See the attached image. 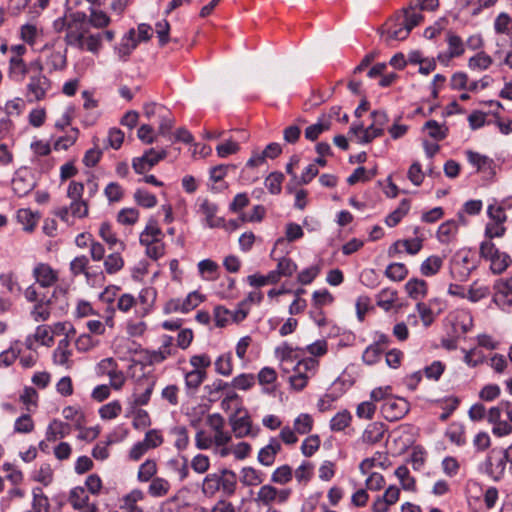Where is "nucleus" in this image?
Segmentation results:
<instances>
[{
  "instance_id": "obj_15",
  "label": "nucleus",
  "mask_w": 512,
  "mask_h": 512,
  "mask_svg": "<svg viewBox=\"0 0 512 512\" xmlns=\"http://www.w3.org/2000/svg\"><path fill=\"white\" fill-rule=\"evenodd\" d=\"M220 488L227 497H231L236 492L237 476L236 473L229 469H221L219 471Z\"/></svg>"
},
{
  "instance_id": "obj_53",
  "label": "nucleus",
  "mask_w": 512,
  "mask_h": 512,
  "mask_svg": "<svg viewBox=\"0 0 512 512\" xmlns=\"http://www.w3.org/2000/svg\"><path fill=\"white\" fill-rule=\"evenodd\" d=\"M144 116L149 120L156 122L158 116H163V114H167V108L158 103H147L143 107Z\"/></svg>"
},
{
  "instance_id": "obj_49",
  "label": "nucleus",
  "mask_w": 512,
  "mask_h": 512,
  "mask_svg": "<svg viewBox=\"0 0 512 512\" xmlns=\"http://www.w3.org/2000/svg\"><path fill=\"white\" fill-rule=\"evenodd\" d=\"M134 200L139 206L144 208H153L157 204L156 196L142 189H137L135 191Z\"/></svg>"
},
{
  "instance_id": "obj_45",
  "label": "nucleus",
  "mask_w": 512,
  "mask_h": 512,
  "mask_svg": "<svg viewBox=\"0 0 512 512\" xmlns=\"http://www.w3.org/2000/svg\"><path fill=\"white\" fill-rule=\"evenodd\" d=\"M293 478L292 468L285 464L277 469L271 475V481L276 484L285 485L289 483Z\"/></svg>"
},
{
  "instance_id": "obj_50",
  "label": "nucleus",
  "mask_w": 512,
  "mask_h": 512,
  "mask_svg": "<svg viewBox=\"0 0 512 512\" xmlns=\"http://www.w3.org/2000/svg\"><path fill=\"white\" fill-rule=\"evenodd\" d=\"M182 301L183 313H188L204 302L205 296L198 291H192Z\"/></svg>"
},
{
  "instance_id": "obj_12",
  "label": "nucleus",
  "mask_w": 512,
  "mask_h": 512,
  "mask_svg": "<svg viewBox=\"0 0 512 512\" xmlns=\"http://www.w3.org/2000/svg\"><path fill=\"white\" fill-rule=\"evenodd\" d=\"M138 41L136 39V31L131 28L121 39V43L117 48L118 56L126 61L130 54L137 48Z\"/></svg>"
},
{
  "instance_id": "obj_10",
  "label": "nucleus",
  "mask_w": 512,
  "mask_h": 512,
  "mask_svg": "<svg viewBox=\"0 0 512 512\" xmlns=\"http://www.w3.org/2000/svg\"><path fill=\"white\" fill-rule=\"evenodd\" d=\"M71 432V426L58 419H53L46 429V440L55 442L58 439H63Z\"/></svg>"
},
{
  "instance_id": "obj_17",
  "label": "nucleus",
  "mask_w": 512,
  "mask_h": 512,
  "mask_svg": "<svg viewBox=\"0 0 512 512\" xmlns=\"http://www.w3.org/2000/svg\"><path fill=\"white\" fill-rule=\"evenodd\" d=\"M385 433V425L381 422L370 423L362 434V441L367 444L380 442Z\"/></svg>"
},
{
  "instance_id": "obj_8",
  "label": "nucleus",
  "mask_w": 512,
  "mask_h": 512,
  "mask_svg": "<svg viewBox=\"0 0 512 512\" xmlns=\"http://www.w3.org/2000/svg\"><path fill=\"white\" fill-rule=\"evenodd\" d=\"M199 212L205 216L206 225L209 228H223L225 227V219L216 217L219 207L216 203L210 201L208 198H198Z\"/></svg>"
},
{
  "instance_id": "obj_14",
  "label": "nucleus",
  "mask_w": 512,
  "mask_h": 512,
  "mask_svg": "<svg viewBox=\"0 0 512 512\" xmlns=\"http://www.w3.org/2000/svg\"><path fill=\"white\" fill-rule=\"evenodd\" d=\"M496 294L494 301L512 306V276L500 279L495 284Z\"/></svg>"
},
{
  "instance_id": "obj_31",
  "label": "nucleus",
  "mask_w": 512,
  "mask_h": 512,
  "mask_svg": "<svg viewBox=\"0 0 512 512\" xmlns=\"http://www.w3.org/2000/svg\"><path fill=\"white\" fill-rule=\"evenodd\" d=\"M276 351L280 352V358L282 361L284 371H289V367L292 366L294 362H297V360H299L297 351L287 343H284V345L281 348H277Z\"/></svg>"
},
{
  "instance_id": "obj_42",
  "label": "nucleus",
  "mask_w": 512,
  "mask_h": 512,
  "mask_svg": "<svg viewBox=\"0 0 512 512\" xmlns=\"http://www.w3.org/2000/svg\"><path fill=\"white\" fill-rule=\"evenodd\" d=\"M53 469L49 463H43L39 469L33 474V480L41 483L44 486H48L53 481Z\"/></svg>"
},
{
  "instance_id": "obj_64",
  "label": "nucleus",
  "mask_w": 512,
  "mask_h": 512,
  "mask_svg": "<svg viewBox=\"0 0 512 512\" xmlns=\"http://www.w3.org/2000/svg\"><path fill=\"white\" fill-rule=\"evenodd\" d=\"M0 283L11 294L21 291V287L12 272L1 273Z\"/></svg>"
},
{
  "instance_id": "obj_61",
  "label": "nucleus",
  "mask_w": 512,
  "mask_h": 512,
  "mask_svg": "<svg viewBox=\"0 0 512 512\" xmlns=\"http://www.w3.org/2000/svg\"><path fill=\"white\" fill-rule=\"evenodd\" d=\"M383 354V350L378 348L377 345H369L362 355V360L367 365H374L376 364Z\"/></svg>"
},
{
  "instance_id": "obj_28",
  "label": "nucleus",
  "mask_w": 512,
  "mask_h": 512,
  "mask_svg": "<svg viewBox=\"0 0 512 512\" xmlns=\"http://www.w3.org/2000/svg\"><path fill=\"white\" fill-rule=\"evenodd\" d=\"M207 378V371L194 369L185 374V386L188 390L196 391Z\"/></svg>"
},
{
  "instance_id": "obj_36",
  "label": "nucleus",
  "mask_w": 512,
  "mask_h": 512,
  "mask_svg": "<svg viewBox=\"0 0 512 512\" xmlns=\"http://www.w3.org/2000/svg\"><path fill=\"white\" fill-rule=\"evenodd\" d=\"M512 206V199H507L501 205H489L487 209L488 216L493 220V222L504 223L507 219L505 213V207Z\"/></svg>"
},
{
  "instance_id": "obj_43",
  "label": "nucleus",
  "mask_w": 512,
  "mask_h": 512,
  "mask_svg": "<svg viewBox=\"0 0 512 512\" xmlns=\"http://www.w3.org/2000/svg\"><path fill=\"white\" fill-rule=\"evenodd\" d=\"M385 275L393 281H402L408 275V269L404 263H391L385 270Z\"/></svg>"
},
{
  "instance_id": "obj_2",
  "label": "nucleus",
  "mask_w": 512,
  "mask_h": 512,
  "mask_svg": "<svg viewBox=\"0 0 512 512\" xmlns=\"http://www.w3.org/2000/svg\"><path fill=\"white\" fill-rule=\"evenodd\" d=\"M477 266L478 261L473 252L460 250L453 255L450 261V275L453 279L463 282L469 278Z\"/></svg>"
},
{
  "instance_id": "obj_48",
  "label": "nucleus",
  "mask_w": 512,
  "mask_h": 512,
  "mask_svg": "<svg viewBox=\"0 0 512 512\" xmlns=\"http://www.w3.org/2000/svg\"><path fill=\"white\" fill-rule=\"evenodd\" d=\"M33 502L32 507L35 512H48L49 511V500L46 495L42 492V489L36 487L33 489Z\"/></svg>"
},
{
  "instance_id": "obj_59",
  "label": "nucleus",
  "mask_w": 512,
  "mask_h": 512,
  "mask_svg": "<svg viewBox=\"0 0 512 512\" xmlns=\"http://www.w3.org/2000/svg\"><path fill=\"white\" fill-rule=\"evenodd\" d=\"M445 368L446 366L443 362L436 360L424 368V374L426 378L438 381L444 373Z\"/></svg>"
},
{
  "instance_id": "obj_46",
  "label": "nucleus",
  "mask_w": 512,
  "mask_h": 512,
  "mask_svg": "<svg viewBox=\"0 0 512 512\" xmlns=\"http://www.w3.org/2000/svg\"><path fill=\"white\" fill-rule=\"evenodd\" d=\"M79 130L78 128H71L70 131L65 135L59 137L54 143V149L58 150H67L71 147L78 139Z\"/></svg>"
},
{
  "instance_id": "obj_54",
  "label": "nucleus",
  "mask_w": 512,
  "mask_h": 512,
  "mask_svg": "<svg viewBox=\"0 0 512 512\" xmlns=\"http://www.w3.org/2000/svg\"><path fill=\"white\" fill-rule=\"evenodd\" d=\"M313 428V419L309 414L302 413L294 421L295 432L304 435Z\"/></svg>"
},
{
  "instance_id": "obj_16",
  "label": "nucleus",
  "mask_w": 512,
  "mask_h": 512,
  "mask_svg": "<svg viewBox=\"0 0 512 512\" xmlns=\"http://www.w3.org/2000/svg\"><path fill=\"white\" fill-rule=\"evenodd\" d=\"M318 365V360H316L313 357H307L297 360V362L293 364L291 367L293 370V374L311 377L316 373Z\"/></svg>"
},
{
  "instance_id": "obj_30",
  "label": "nucleus",
  "mask_w": 512,
  "mask_h": 512,
  "mask_svg": "<svg viewBox=\"0 0 512 512\" xmlns=\"http://www.w3.org/2000/svg\"><path fill=\"white\" fill-rule=\"evenodd\" d=\"M170 490V483L168 480L161 478V477H155L151 480V483L148 487V493L152 497H163L168 494Z\"/></svg>"
},
{
  "instance_id": "obj_51",
  "label": "nucleus",
  "mask_w": 512,
  "mask_h": 512,
  "mask_svg": "<svg viewBox=\"0 0 512 512\" xmlns=\"http://www.w3.org/2000/svg\"><path fill=\"white\" fill-rule=\"evenodd\" d=\"M33 188L34 184L21 176H16L12 180V189L18 197L26 196Z\"/></svg>"
},
{
  "instance_id": "obj_37",
  "label": "nucleus",
  "mask_w": 512,
  "mask_h": 512,
  "mask_svg": "<svg viewBox=\"0 0 512 512\" xmlns=\"http://www.w3.org/2000/svg\"><path fill=\"white\" fill-rule=\"evenodd\" d=\"M157 473V464L152 459H147L144 463H142L139 467L137 479L140 482H148L155 478V474Z\"/></svg>"
},
{
  "instance_id": "obj_47",
  "label": "nucleus",
  "mask_w": 512,
  "mask_h": 512,
  "mask_svg": "<svg viewBox=\"0 0 512 512\" xmlns=\"http://www.w3.org/2000/svg\"><path fill=\"white\" fill-rule=\"evenodd\" d=\"M124 266V260L120 253L109 254L104 261L106 273L112 275L120 271Z\"/></svg>"
},
{
  "instance_id": "obj_25",
  "label": "nucleus",
  "mask_w": 512,
  "mask_h": 512,
  "mask_svg": "<svg viewBox=\"0 0 512 512\" xmlns=\"http://www.w3.org/2000/svg\"><path fill=\"white\" fill-rule=\"evenodd\" d=\"M68 286L65 284H55L53 292L48 296V300H51L52 305L59 304V308L64 310L68 307Z\"/></svg>"
},
{
  "instance_id": "obj_3",
  "label": "nucleus",
  "mask_w": 512,
  "mask_h": 512,
  "mask_svg": "<svg viewBox=\"0 0 512 512\" xmlns=\"http://www.w3.org/2000/svg\"><path fill=\"white\" fill-rule=\"evenodd\" d=\"M480 256L490 261V269L494 274L502 273L511 263L510 256L507 253L500 252L490 240H485L481 243Z\"/></svg>"
},
{
  "instance_id": "obj_27",
  "label": "nucleus",
  "mask_w": 512,
  "mask_h": 512,
  "mask_svg": "<svg viewBox=\"0 0 512 512\" xmlns=\"http://www.w3.org/2000/svg\"><path fill=\"white\" fill-rule=\"evenodd\" d=\"M220 487L219 473H209L203 480L201 490L206 497L211 498L221 489Z\"/></svg>"
},
{
  "instance_id": "obj_32",
  "label": "nucleus",
  "mask_w": 512,
  "mask_h": 512,
  "mask_svg": "<svg viewBox=\"0 0 512 512\" xmlns=\"http://www.w3.org/2000/svg\"><path fill=\"white\" fill-rule=\"evenodd\" d=\"M428 130V135L436 141L444 140L449 133V129L445 125L439 124L436 120H429L423 127Z\"/></svg>"
},
{
  "instance_id": "obj_33",
  "label": "nucleus",
  "mask_w": 512,
  "mask_h": 512,
  "mask_svg": "<svg viewBox=\"0 0 512 512\" xmlns=\"http://www.w3.org/2000/svg\"><path fill=\"white\" fill-rule=\"evenodd\" d=\"M88 502L89 496L83 487L77 486L70 491L69 503L75 510H82Z\"/></svg>"
},
{
  "instance_id": "obj_5",
  "label": "nucleus",
  "mask_w": 512,
  "mask_h": 512,
  "mask_svg": "<svg viewBox=\"0 0 512 512\" xmlns=\"http://www.w3.org/2000/svg\"><path fill=\"white\" fill-rule=\"evenodd\" d=\"M409 410L410 404L404 398H387L381 406V414L390 422L402 419Z\"/></svg>"
},
{
  "instance_id": "obj_24",
  "label": "nucleus",
  "mask_w": 512,
  "mask_h": 512,
  "mask_svg": "<svg viewBox=\"0 0 512 512\" xmlns=\"http://www.w3.org/2000/svg\"><path fill=\"white\" fill-rule=\"evenodd\" d=\"M9 77L14 81H22L27 75V67L23 58H10L9 59Z\"/></svg>"
},
{
  "instance_id": "obj_63",
  "label": "nucleus",
  "mask_w": 512,
  "mask_h": 512,
  "mask_svg": "<svg viewBox=\"0 0 512 512\" xmlns=\"http://www.w3.org/2000/svg\"><path fill=\"white\" fill-rule=\"evenodd\" d=\"M312 301L315 308H322L333 303L334 297L327 289L317 290L313 292Z\"/></svg>"
},
{
  "instance_id": "obj_18",
  "label": "nucleus",
  "mask_w": 512,
  "mask_h": 512,
  "mask_svg": "<svg viewBox=\"0 0 512 512\" xmlns=\"http://www.w3.org/2000/svg\"><path fill=\"white\" fill-rule=\"evenodd\" d=\"M405 290L410 298L420 300L427 295L428 285L423 279L412 278L405 284Z\"/></svg>"
},
{
  "instance_id": "obj_22",
  "label": "nucleus",
  "mask_w": 512,
  "mask_h": 512,
  "mask_svg": "<svg viewBox=\"0 0 512 512\" xmlns=\"http://www.w3.org/2000/svg\"><path fill=\"white\" fill-rule=\"evenodd\" d=\"M443 265V259L437 255H431L425 259L420 266V272L423 276L431 277L436 275Z\"/></svg>"
},
{
  "instance_id": "obj_57",
  "label": "nucleus",
  "mask_w": 512,
  "mask_h": 512,
  "mask_svg": "<svg viewBox=\"0 0 512 512\" xmlns=\"http://www.w3.org/2000/svg\"><path fill=\"white\" fill-rule=\"evenodd\" d=\"M122 407L118 401H112L108 404L103 405L99 409V414L102 419H114L121 413Z\"/></svg>"
},
{
  "instance_id": "obj_41",
  "label": "nucleus",
  "mask_w": 512,
  "mask_h": 512,
  "mask_svg": "<svg viewBox=\"0 0 512 512\" xmlns=\"http://www.w3.org/2000/svg\"><path fill=\"white\" fill-rule=\"evenodd\" d=\"M161 235V229L157 226L155 221L151 220L140 235V243L147 244L149 242H159V237Z\"/></svg>"
},
{
  "instance_id": "obj_23",
  "label": "nucleus",
  "mask_w": 512,
  "mask_h": 512,
  "mask_svg": "<svg viewBox=\"0 0 512 512\" xmlns=\"http://www.w3.org/2000/svg\"><path fill=\"white\" fill-rule=\"evenodd\" d=\"M264 473L256 470L253 467H244L241 470L240 481L245 486H257L264 481Z\"/></svg>"
},
{
  "instance_id": "obj_11",
  "label": "nucleus",
  "mask_w": 512,
  "mask_h": 512,
  "mask_svg": "<svg viewBox=\"0 0 512 512\" xmlns=\"http://www.w3.org/2000/svg\"><path fill=\"white\" fill-rule=\"evenodd\" d=\"M280 450V442L276 438H271L269 444L260 449L257 459L262 465L271 466Z\"/></svg>"
},
{
  "instance_id": "obj_20",
  "label": "nucleus",
  "mask_w": 512,
  "mask_h": 512,
  "mask_svg": "<svg viewBox=\"0 0 512 512\" xmlns=\"http://www.w3.org/2000/svg\"><path fill=\"white\" fill-rule=\"evenodd\" d=\"M84 36L85 31H81L77 28H74L71 23L67 24L64 41L68 46L75 47L83 51L85 46Z\"/></svg>"
},
{
  "instance_id": "obj_55",
  "label": "nucleus",
  "mask_w": 512,
  "mask_h": 512,
  "mask_svg": "<svg viewBox=\"0 0 512 512\" xmlns=\"http://www.w3.org/2000/svg\"><path fill=\"white\" fill-rule=\"evenodd\" d=\"M34 421L29 414H22L15 420L14 432L15 433H30L34 430Z\"/></svg>"
},
{
  "instance_id": "obj_52",
  "label": "nucleus",
  "mask_w": 512,
  "mask_h": 512,
  "mask_svg": "<svg viewBox=\"0 0 512 512\" xmlns=\"http://www.w3.org/2000/svg\"><path fill=\"white\" fill-rule=\"evenodd\" d=\"M172 434L175 436L174 446L179 450H185L189 445L188 430L185 426H177L172 429Z\"/></svg>"
},
{
  "instance_id": "obj_7",
  "label": "nucleus",
  "mask_w": 512,
  "mask_h": 512,
  "mask_svg": "<svg viewBox=\"0 0 512 512\" xmlns=\"http://www.w3.org/2000/svg\"><path fill=\"white\" fill-rule=\"evenodd\" d=\"M35 284L42 288L54 286L58 281V272L47 263H38L32 271Z\"/></svg>"
},
{
  "instance_id": "obj_34",
  "label": "nucleus",
  "mask_w": 512,
  "mask_h": 512,
  "mask_svg": "<svg viewBox=\"0 0 512 512\" xmlns=\"http://www.w3.org/2000/svg\"><path fill=\"white\" fill-rule=\"evenodd\" d=\"M458 225L454 220L442 223L437 230V239L440 243L447 244L451 237L456 234Z\"/></svg>"
},
{
  "instance_id": "obj_40",
  "label": "nucleus",
  "mask_w": 512,
  "mask_h": 512,
  "mask_svg": "<svg viewBox=\"0 0 512 512\" xmlns=\"http://www.w3.org/2000/svg\"><path fill=\"white\" fill-rule=\"evenodd\" d=\"M284 179L285 177L283 173L272 172L265 178L264 184L271 194L278 195L281 193Z\"/></svg>"
},
{
  "instance_id": "obj_58",
  "label": "nucleus",
  "mask_w": 512,
  "mask_h": 512,
  "mask_svg": "<svg viewBox=\"0 0 512 512\" xmlns=\"http://www.w3.org/2000/svg\"><path fill=\"white\" fill-rule=\"evenodd\" d=\"M255 384V377L253 374L242 373L233 378L231 386L239 390H248Z\"/></svg>"
},
{
  "instance_id": "obj_13",
  "label": "nucleus",
  "mask_w": 512,
  "mask_h": 512,
  "mask_svg": "<svg viewBox=\"0 0 512 512\" xmlns=\"http://www.w3.org/2000/svg\"><path fill=\"white\" fill-rule=\"evenodd\" d=\"M51 300H48V296L43 294L41 299L34 303V306L30 312L32 319L35 322L47 321L51 314Z\"/></svg>"
},
{
  "instance_id": "obj_56",
  "label": "nucleus",
  "mask_w": 512,
  "mask_h": 512,
  "mask_svg": "<svg viewBox=\"0 0 512 512\" xmlns=\"http://www.w3.org/2000/svg\"><path fill=\"white\" fill-rule=\"evenodd\" d=\"M104 195L110 203L119 202L124 197V189L117 182H110L104 189Z\"/></svg>"
},
{
  "instance_id": "obj_9",
  "label": "nucleus",
  "mask_w": 512,
  "mask_h": 512,
  "mask_svg": "<svg viewBox=\"0 0 512 512\" xmlns=\"http://www.w3.org/2000/svg\"><path fill=\"white\" fill-rule=\"evenodd\" d=\"M241 410L237 409L236 414L230 417V424L232 431L237 438H243L251 434L252 422L247 411H244V415L237 416Z\"/></svg>"
},
{
  "instance_id": "obj_26",
  "label": "nucleus",
  "mask_w": 512,
  "mask_h": 512,
  "mask_svg": "<svg viewBox=\"0 0 512 512\" xmlns=\"http://www.w3.org/2000/svg\"><path fill=\"white\" fill-rule=\"evenodd\" d=\"M89 259L85 255H80L75 257L69 264L70 273L76 277L81 274L85 275L87 280H89L91 274L88 271Z\"/></svg>"
},
{
  "instance_id": "obj_60",
  "label": "nucleus",
  "mask_w": 512,
  "mask_h": 512,
  "mask_svg": "<svg viewBox=\"0 0 512 512\" xmlns=\"http://www.w3.org/2000/svg\"><path fill=\"white\" fill-rule=\"evenodd\" d=\"M215 370L223 376L231 375L233 370L231 356L229 354L220 355L215 361Z\"/></svg>"
},
{
  "instance_id": "obj_35",
  "label": "nucleus",
  "mask_w": 512,
  "mask_h": 512,
  "mask_svg": "<svg viewBox=\"0 0 512 512\" xmlns=\"http://www.w3.org/2000/svg\"><path fill=\"white\" fill-rule=\"evenodd\" d=\"M277 494L278 489L276 487L266 484L259 489L255 500L265 506H269L276 501Z\"/></svg>"
},
{
  "instance_id": "obj_6",
  "label": "nucleus",
  "mask_w": 512,
  "mask_h": 512,
  "mask_svg": "<svg viewBox=\"0 0 512 512\" xmlns=\"http://www.w3.org/2000/svg\"><path fill=\"white\" fill-rule=\"evenodd\" d=\"M494 451L489 454L485 460V473L494 481L499 482L504 478L506 465L508 463L507 454L505 449L502 451L501 456L495 458Z\"/></svg>"
},
{
  "instance_id": "obj_21",
  "label": "nucleus",
  "mask_w": 512,
  "mask_h": 512,
  "mask_svg": "<svg viewBox=\"0 0 512 512\" xmlns=\"http://www.w3.org/2000/svg\"><path fill=\"white\" fill-rule=\"evenodd\" d=\"M135 353L139 355V363L143 366H154L165 361L163 355L157 350L140 348Z\"/></svg>"
},
{
  "instance_id": "obj_1",
  "label": "nucleus",
  "mask_w": 512,
  "mask_h": 512,
  "mask_svg": "<svg viewBox=\"0 0 512 512\" xmlns=\"http://www.w3.org/2000/svg\"><path fill=\"white\" fill-rule=\"evenodd\" d=\"M423 21V15L416 12L413 6L404 8L402 12L389 19L381 30L382 37L386 42L390 40H405L412 29Z\"/></svg>"
},
{
  "instance_id": "obj_39",
  "label": "nucleus",
  "mask_w": 512,
  "mask_h": 512,
  "mask_svg": "<svg viewBox=\"0 0 512 512\" xmlns=\"http://www.w3.org/2000/svg\"><path fill=\"white\" fill-rule=\"evenodd\" d=\"M397 298V292L393 289L385 288L382 289L377 295V306L385 311H389Z\"/></svg>"
},
{
  "instance_id": "obj_38",
  "label": "nucleus",
  "mask_w": 512,
  "mask_h": 512,
  "mask_svg": "<svg viewBox=\"0 0 512 512\" xmlns=\"http://www.w3.org/2000/svg\"><path fill=\"white\" fill-rule=\"evenodd\" d=\"M352 415L348 410L338 412L330 420V429L335 432L343 431L351 423Z\"/></svg>"
},
{
  "instance_id": "obj_29",
  "label": "nucleus",
  "mask_w": 512,
  "mask_h": 512,
  "mask_svg": "<svg viewBox=\"0 0 512 512\" xmlns=\"http://www.w3.org/2000/svg\"><path fill=\"white\" fill-rule=\"evenodd\" d=\"M446 436L457 446H463L466 444L465 427L460 423L454 422L450 424L446 431Z\"/></svg>"
},
{
  "instance_id": "obj_44",
  "label": "nucleus",
  "mask_w": 512,
  "mask_h": 512,
  "mask_svg": "<svg viewBox=\"0 0 512 512\" xmlns=\"http://www.w3.org/2000/svg\"><path fill=\"white\" fill-rule=\"evenodd\" d=\"M492 62V58L482 51L469 59L468 67L472 70H487L491 66Z\"/></svg>"
},
{
  "instance_id": "obj_4",
  "label": "nucleus",
  "mask_w": 512,
  "mask_h": 512,
  "mask_svg": "<svg viewBox=\"0 0 512 512\" xmlns=\"http://www.w3.org/2000/svg\"><path fill=\"white\" fill-rule=\"evenodd\" d=\"M52 88L51 80L46 75L29 76L25 97L28 103L42 101Z\"/></svg>"
},
{
  "instance_id": "obj_62",
  "label": "nucleus",
  "mask_w": 512,
  "mask_h": 512,
  "mask_svg": "<svg viewBox=\"0 0 512 512\" xmlns=\"http://www.w3.org/2000/svg\"><path fill=\"white\" fill-rule=\"evenodd\" d=\"M139 212L135 208H123L117 215V220L123 225H133L138 221Z\"/></svg>"
},
{
  "instance_id": "obj_19",
  "label": "nucleus",
  "mask_w": 512,
  "mask_h": 512,
  "mask_svg": "<svg viewBox=\"0 0 512 512\" xmlns=\"http://www.w3.org/2000/svg\"><path fill=\"white\" fill-rule=\"evenodd\" d=\"M441 304V299L435 298L429 301V304L418 302L416 309L419 313L420 319L425 327H429L435 319L434 304Z\"/></svg>"
}]
</instances>
